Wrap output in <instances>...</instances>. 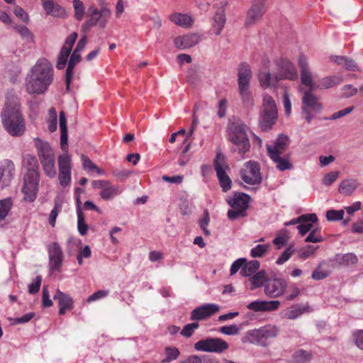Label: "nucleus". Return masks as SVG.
I'll use <instances>...</instances> for the list:
<instances>
[{
  "label": "nucleus",
  "instance_id": "nucleus-35",
  "mask_svg": "<svg viewBox=\"0 0 363 363\" xmlns=\"http://www.w3.org/2000/svg\"><path fill=\"white\" fill-rule=\"evenodd\" d=\"M312 310L309 306L296 304L291 306L286 313L289 319L294 320L298 316L306 312H311Z\"/></svg>",
  "mask_w": 363,
  "mask_h": 363
},
{
  "label": "nucleus",
  "instance_id": "nucleus-28",
  "mask_svg": "<svg viewBox=\"0 0 363 363\" xmlns=\"http://www.w3.org/2000/svg\"><path fill=\"white\" fill-rule=\"evenodd\" d=\"M226 22L225 9L223 7H219L213 16V28L216 35H219Z\"/></svg>",
  "mask_w": 363,
  "mask_h": 363
},
{
  "label": "nucleus",
  "instance_id": "nucleus-18",
  "mask_svg": "<svg viewBox=\"0 0 363 363\" xmlns=\"http://www.w3.org/2000/svg\"><path fill=\"white\" fill-rule=\"evenodd\" d=\"M279 301H255L247 306V308L255 312H267L277 310L280 306Z\"/></svg>",
  "mask_w": 363,
  "mask_h": 363
},
{
  "label": "nucleus",
  "instance_id": "nucleus-9",
  "mask_svg": "<svg viewBox=\"0 0 363 363\" xmlns=\"http://www.w3.org/2000/svg\"><path fill=\"white\" fill-rule=\"evenodd\" d=\"M229 347L228 343L221 338L208 337L202 339L194 344L197 351L221 353Z\"/></svg>",
  "mask_w": 363,
  "mask_h": 363
},
{
  "label": "nucleus",
  "instance_id": "nucleus-46",
  "mask_svg": "<svg viewBox=\"0 0 363 363\" xmlns=\"http://www.w3.org/2000/svg\"><path fill=\"white\" fill-rule=\"evenodd\" d=\"M200 79L201 76L196 68L191 67L188 70L186 81L189 84L192 86H196L200 81Z\"/></svg>",
  "mask_w": 363,
  "mask_h": 363
},
{
  "label": "nucleus",
  "instance_id": "nucleus-3",
  "mask_svg": "<svg viewBox=\"0 0 363 363\" xmlns=\"http://www.w3.org/2000/svg\"><path fill=\"white\" fill-rule=\"evenodd\" d=\"M228 139L233 147L232 152L240 156L249 151L250 143L246 133V125L240 119L230 121L228 125Z\"/></svg>",
  "mask_w": 363,
  "mask_h": 363
},
{
  "label": "nucleus",
  "instance_id": "nucleus-42",
  "mask_svg": "<svg viewBox=\"0 0 363 363\" xmlns=\"http://www.w3.org/2000/svg\"><path fill=\"white\" fill-rule=\"evenodd\" d=\"M13 206V201L11 197L0 199V223L8 216Z\"/></svg>",
  "mask_w": 363,
  "mask_h": 363
},
{
  "label": "nucleus",
  "instance_id": "nucleus-1",
  "mask_svg": "<svg viewBox=\"0 0 363 363\" xmlns=\"http://www.w3.org/2000/svg\"><path fill=\"white\" fill-rule=\"evenodd\" d=\"M53 68L46 59H40L30 70L26 79V89L28 93L41 94L45 93L53 81Z\"/></svg>",
  "mask_w": 363,
  "mask_h": 363
},
{
  "label": "nucleus",
  "instance_id": "nucleus-11",
  "mask_svg": "<svg viewBox=\"0 0 363 363\" xmlns=\"http://www.w3.org/2000/svg\"><path fill=\"white\" fill-rule=\"evenodd\" d=\"M288 288V282L283 277L270 276L264 289V292L270 298L283 296Z\"/></svg>",
  "mask_w": 363,
  "mask_h": 363
},
{
  "label": "nucleus",
  "instance_id": "nucleus-5",
  "mask_svg": "<svg viewBox=\"0 0 363 363\" xmlns=\"http://www.w3.org/2000/svg\"><path fill=\"white\" fill-rule=\"evenodd\" d=\"M278 110L273 98L268 94L264 96L262 108L259 113V125L262 131H269L276 123Z\"/></svg>",
  "mask_w": 363,
  "mask_h": 363
},
{
  "label": "nucleus",
  "instance_id": "nucleus-34",
  "mask_svg": "<svg viewBox=\"0 0 363 363\" xmlns=\"http://www.w3.org/2000/svg\"><path fill=\"white\" fill-rule=\"evenodd\" d=\"M258 78L260 82V85L262 87H276L279 82L276 74L274 76H272L269 72H259L258 74Z\"/></svg>",
  "mask_w": 363,
  "mask_h": 363
},
{
  "label": "nucleus",
  "instance_id": "nucleus-58",
  "mask_svg": "<svg viewBox=\"0 0 363 363\" xmlns=\"http://www.w3.org/2000/svg\"><path fill=\"white\" fill-rule=\"evenodd\" d=\"M293 245H289L281 255V256L277 259L276 264L281 265L285 263L287 260L290 259L292 254L294 252L293 249Z\"/></svg>",
  "mask_w": 363,
  "mask_h": 363
},
{
  "label": "nucleus",
  "instance_id": "nucleus-23",
  "mask_svg": "<svg viewBox=\"0 0 363 363\" xmlns=\"http://www.w3.org/2000/svg\"><path fill=\"white\" fill-rule=\"evenodd\" d=\"M289 137L284 134H279L273 145H267V151L268 156L272 155V152L275 155H281L288 145Z\"/></svg>",
  "mask_w": 363,
  "mask_h": 363
},
{
  "label": "nucleus",
  "instance_id": "nucleus-12",
  "mask_svg": "<svg viewBox=\"0 0 363 363\" xmlns=\"http://www.w3.org/2000/svg\"><path fill=\"white\" fill-rule=\"evenodd\" d=\"M276 77L278 82L282 79L294 81L298 79V72L295 65L287 59H279L277 62Z\"/></svg>",
  "mask_w": 363,
  "mask_h": 363
},
{
  "label": "nucleus",
  "instance_id": "nucleus-20",
  "mask_svg": "<svg viewBox=\"0 0 363 363\" xmlns=\"http://www.w3.org/2000/svg\"><path fill=\"white\" fill-rule=\"evenodd\" d=\"M251 198L250 195L242 193L235 191L233 193V196L231 198L227 199L228 204L232 208H245L246 205V210L249 207V203Z\"/></svg>",
  "mask_w": 363,
  "mask_h": 363
},
{
  "label": "nucleus",
  "instance_id": "nucleus-50",
  "mask_svg": "<svg viewBox=\"0 0 363 363\" xmlns=\"http://www.w3.org/2000/svg\"><path fill=\"white\" fill-rule=\"evenodd\" d=\"M345 211L342 209L340 210H328L326 212V218L328 221H338L343 219Z\"/></svg>",
  "mask_w": 363,
  "mask_h": 363
},
{
  "label": "nucleus",
  "instance_id": "nucleus-61",
  "mask_svg": "<svg viewBox=\"0 0 363 363\" xmlns=\"http://www.w3.org/2000/svg\"><path fill=\"white\" fill-rule=\"evenodd\" d=\"M354 109V106H350L338 111L333 114H332L330 117L324 118V120H336L337 118H342L349 113H350Z\"/></svg>",
  "mask_w": 363,
  "mask_h": 363
},
{
  "label": "nucleus",
  "instance_id": "nucleus-39",
  "mask_svg": "<svg viewBox=\"0 0 363 363\" xmlns=\"http://www.w3.org/2000/svg\"><path fill=\"white\" fill-rule=\"evenodd\" d=\"M170 21L177 25L184 27H189L192 24L191 18L188 15L182 14L181 13L172 14L170 16Z\"/></svg>",
  "mask_w": 363,
  "mask_h": 363
},
{
  "label": "nucleus",
  "instance_id": "nucleus-38",
  "mask_svg": "<svg viewBox=\"0 0 363 363\" xmlns=\"http://www.w3.org/2000/svg\"><path fill=\"white\" fill-rule=\"evenodd\" d=\"M40 161L45 174L50 178L54 177L56 175L54 156Z\"/></svg>",
  "mask_w": 363,
  "mask_h": 363
},
{
  "label": "nucleus",
  "instance_id": "nucleus-53",
  "mask_svg": "<svg viewBox=\"0 0 363 363\" xmlns=\"http://www.w3.org/2000/svg\"><path fill=\"white\" fill-rule=\"evenodd\" d=\"M320 229L319 228H312L308 235L305 238L306 242H320L323 240L322 236L318 235Z\"/></svg>",
  "mask_w": 363,
  "mask_h": 363
},
{
  "label": "nucleus",
  "instance_id": "nucleus-36",
  "mask_svg": "<svg viewBox=\"0 0 363 363\" xmlns=\"http://www.w3.org/2000/svg\"><path fill=\"white\" fill-rule=\"evenodd\" d=\"M260 263L258 260H252L249 262H245L240 271L241 276L244 277H252L259 269Z\"/></svg>",
  "mask_w": 363,
  "mask_h": 363
},
{
  "label": "nucleus",
  "instance_id": "nucleus-52",
  "mask_svg": "<svg viewBox=\"0 0 363 363\" xmlns=\"http://www.w3.org/2000/svg\"><path fill=\"white\" fill-rule=\"evenodd\" d=\"M269 245L259 244L253 247L250 251V255L252 257H262L269 250Z\"/></svg>",
  "mask_w": 363,
  "mask_h": 363
},
{
  "label": "nucleus",
  "instance_id": "nucleus-26",
  "mask_svg": "<svg viewBox=\"0 0 363 363\" xmlns=\"http://www.w3.org/2000/svg\"><path fill=\"white\" fill-rule=\"evenodd\" d=\"M252 76L250 66L246 62H242L238 68V84L250 85V82Z\"/></svg>",
  "mask_w": 363,
  "mask_h": 363
},
{
  "label": "nucleus",
  "instance_id": "nucleus-33",
  "mask_svg": "<svg viewBox=\"0 0 363 363\" xmlns=\"http://www.w3.org/2000/svg\"><path fill=\"white\" fill-rule=\"evenodd\" d=\"M239 94L245 106L252 107L254 101L250 89V85L238 86Z\"/></svg>",
  "mask_w": 363,
  "mask_h": 363
},
{
  "label": "nucleus",
  "instance_id": "nucleus-63",
  "mask_svg": "<svg viewBox=\"0 0 363 363\" xmlns=\"http://www.w3.org/2000/svg\"><path fill=\"white\" fill-rule=\"evenodd\" d=\"M53 305L52 301L50 298V294L48 286H44L42 291V306L43 308H49Z\"/></svg>",
  "mask_w": 363,
  "mask_h": 363
},
{
  "label": "nucleus",
  "instance_id": "nucleus-41",
  "mask_svg": "<svg viewBox=\"0 0 363 363\" xmlns=\"http://www.w3.org/2000/svg\"><path fill=\"white\" fill-rule=\"evenodd\" d=\"M340 82V77L337 76H330L322 79L316 87L320 89H329L336 84H339Z\"/></svg>",
  "mask_w": 363,
  "mask_h": 363
},
{
  "label": "nucleus",
  "instance_id": "nucleus-31",
  "mask_svg": "<svg viewBox=\"0 0 363 363\" xmlns=\"http://www.w3.org/2000/svg\"><path fill=\"white\" fill-rule=\"evenodd\" d=\"M270 159L277 164V168L283 172L286 169H292L293 164L286 157H281V155H275V152H272V155L269 156Z\"/></svg>",
  "mask_w": 363,
  "mask_h": 363
},
{
  "label": "nucleus",
  "instance_id": "nucleus-47",
  "mask_svg": "<svg viewBox=\"0 0 363 363\" xmlns=\"http://www.w3.org/2000/svg\"><path fill=\"white\" fill-rule=\"evenodd\" d=\"M311 354L303 350H298L293 354V359L296 363H306L311 359Z\"/></svg>",
  "mask_w": 363,
  "mask_h": 363
},
{
  "label": "nucleus",
  "instance_id": "nucleus-45",
  "mask_svg": "<svg viewBox=\"0 0 363 363\" xmlns=\"http://www.w3.org/2000/svg\"><path fill=\"white\" fill-rule=\"evenodd\" d=\"M14 30L21 35L23 40L32 42L33 35L30 30L23 25H16L13 26Z\"/></svg>",
  "mask_w": 363,
  "mask_h": 363
},
{
  "label": "nucleus",
  "instance_id": "nucleus-59",
  "mask_svg": "<svg viewBox=\"0 0 363 363\" xmlns=\"http://www.w3.org/2000/svg\"><path fill=\"white\" fill-rule=\"evenodd\" d=\"M89 229L88 225L85 223L84 213L77 215V230L81 235H85Z\"/></svg>",
  "mask_w": 363,
  "mask_h": 363
},
{
  "label": "nucleus",
  "instance_id": "nucleus-64",
  "mask_svg": "<svg viewBox=\"0 0 363 363\" xmlns=\"http://www.w3.org/2000/svg\"><path fill=\"white\" fill-rule=\"evenodd\" d=\"M288 288L291 293L286 296V300L293 301L300 294V289L295 283L288 284Z\"/></svg>",
  "mask_w": 363,
  "mask_h": 363
},
{
  "label": "nucleus",
  "instance_id": "nucleus-10",
  "mask_svg": "<svg viewBox=\"0 0 363 363\" xmlns=\"http://www.w3.org/2000/svg\"><path fill=\"white\" fill-rule=\"evenodd\" d=\"M245 169H241L240 175L242 180L247 184H260L262 182V177L260 173V165L255 161H248L245 163Z\"/></svg>",
  "mask_w": 363,
  "mask_h": 363
},
{
  "label": "nucleus",
  "instance_id": "nucleus-54",
  "mask_svg": "<svg viewBox=\"0 0 363 363\" xmlns=\"http://www.w3.org/2000/svg\"><path fill=\"white\" fill-rule=\"evenodd\" d=\"M247 216L246 206L245 208H233L228 211V218L231 220H235L239 218H244Z\"/></svg>",
  "mask_w": 363,
  "mask_h": 363
},
{
  "label": "nucleus",
  "instance_id": "nucleus-37",
  "mask_svg": "<svg viewBox=\"0 0 363 363\" xmlns=\"http://www.w3.org/2000/svg\"><path fill=\"white\" fill-rule=\"evenodd\" d=\"M335 262L336 264L342 266H349L354 264L357 262L358 259L357 256L353 253H347L344 255H337L335 257Z\"/></svg>",
  "mask_w": 363,
  "mask_h": 363
},
{
  "label": "nucleus",
  "instance_id": "nucleus-30",
  "mask_svg": "<svg viewBox=\"0 0 363 363\" xmlns=\"http://www.w3.org/2000/svg\"><path fill=\"white\" fill-rule=\"evenodd\" d=\"M53 299L58 301L59 306H65L68 309L73 308L74 301L72 298L69 295L61 291L59 289L56 290Z\"/></svg>",
  "mask_w": 363,
  "mask_h": 363
},
{
  "label": "nucleus",
  "instance_id": "nucleus-48",
  "mask_svg": "<svg viewBox=\"0 0 363 363\" xmlns=\"http://www.w3.org/2000/svg\"><path fill=\"white\" fill-rule=\"evenodd\" d=\"M73 6L74 9V17L77 21H81L84 18L85 9L84 4L80 0H73Z\"/></svg>",
  "mask_w": 363,
  "mask_h": 363
},
{
  "label": "nucleus",
  "instance_id": "nucleus-49",
  "mask_svg": "<svg viewBox=\"0 0 363 363\" xmlns=\"http://www.w3.org/2000/svg\"><path fill=\"white\" fill-rule=\"evenodd\" d=\"M282 234L278 235L274 240L273 243L277 246V249H281L286 245L289 240V235L286 229L282 230Z\"/></svg>",
  "mask_w": 363,
  "mask_h": 363
},
{
  "label": "nucleus",
  "instance_id": "nucleus-15",
  "mask_svg": "<svg viewBox=\"0 0 363 363\" xmlns=\"http://www.w3.org/2000/svg\"><path fill=\"white\" fill-rule=\"evenodd\" d=\"M220 307L215 303H206L194 308L191 313L190 319L194 321L205 320L218 312Z\"/></svg>",
  "mask_w": 363,
  "mask_h": 363
},
{
  "label": "nucleus",
  "instance_id": "nucleus-19",
  "mask_svg": "<svg viewBox=\"0 0 363 363\" xmlns=\"http://www.w3.org/2000/svg\"><path fill=\"white\" fill-rule=\"evenodd\" d=\"M313 91L308 90L304 92L302 97V106L309 109L314 113H319L322 109V105L318 101V98L313 94Z\"/></svg>",
  "mask_w": 363,
  "mask_h": 363
},
{
  "label": "nucleus",
  "instance_id": "nucleus-57",
  "mask_svg": "<svg viewBox=\"0 0 363 363\" xmlns=\"http://www.w3.org/2000/svg\"><path fill=\"white\" fill-rule=\"evenodd\" d=\"M59 180L62 186H67L71 181V169H59Z\"/></svg>",
  "mask_w": 363,
  "mask_h": 363
},
{
  "label": "nucleus",
  "instance_id": "nucleus-22",
  "mask_svg": "<svg viewBox=\"0 0 363 363\" xmlns=\"http://www.w3.org/2000/svg\"><path fill=\"white\" fill-rule=\"evenodd\" d=\"M4 128L8 133L14 137L23 135L26 130V124L24 121L16 122V120L9 121H3Z\"/></svg>",
  "mask_w": 363,
  "mask_h": 363
},
{
  "label": "nucleus",
  "instance_id": "nucleus-55",
  "mask_svg": "<svg viewBox=\"0 0 363 363\" xmlns=\"http://www.w3.org/2000/svg\"><path fill=\"white\" fill-rule=\"evenodd\" d=\"M61 210H62L61 203H59L58 201H55V206L52 209V211L50 213V216H49V218H48V222L52 227H54L55 225L56 218H57L59 213L61 211Z\"/></svg>",
  "mask_w": 363,
  "mask_h": 363
},
{
  "label": "nucleus",
  "instance_id": "nucleus-24",
  "mask_svg": "<svg viewBox=\"0 0 363 363\" xmlns=\"http://www.w3.org/2000/svg\"><path fill=\"white\" fill-rule=\"evenodd\" d=\"M199 40V36L196 34L185 35L176 38L174 45L180 50H185L196 45Z\"/></svg>",
  "mask_w": 363,
  "mask_h": 363
},
{
  "label": "nucleus",
  "instance_id": "nucleus-44",
  "mask_svg": "<svg viewBox=\"0 0 363 363\" xmlns=\"http://www.w3.org/2000/svg\"><path fill=\"white\" fill-rule=\"evenodd\" d=\"M120 191L118 186H111L110 184L106 186L100 193L101 197L104 200H109L118 195Z\"/></svg>",
  "mask_w": 363,
  "mask_h": 363
},
{
  "label": "nucleus",
  "instance_id": "nucleus-21",
  "mask_svg": "<svg viewBox=\"0 0 363 363\" xmlns=\"http://www.w3.org/2000/svg\"><path fill=\"white\" fill-rule=\"evenodd\" d=\"M269 277L270 276L267 274L266 271L262 269L250 277L246 284L250 290H255L261 286H264V289H265V285L267 283Z\"/></svg>",
  "mask_w": 363,
  "mask_h": 363
},
{
  "label": "nucleus",
  "instance_id": "nucleus-17",
  "mask_svg": "<svg viewBox=\"0 0 363 363\" xmlns=\"http://www.w3.org/2000/svg\"><path fill=\"white\" fill-rule=\"evenodd\" d=\"M298 66L301 69V80L303 84L308 87V90L314 91L315 85L312 81L311 73L308 69L307 59L305 55H300L298 57Z\"/></svg>",
  "mask_w": 363,
  "mask_h": 363
},
{
  "label": "nucleus",
  "instance_id": "nucleus-16",
  "mask_svg": "<svg viewBox=\"0 0 363 363\" xmlns=\"http://www.w3.org/2000/svg\"><path fill=\"white\" fill-rule=\"evenodd\" d=\"M266 0H253L252 4L247 13L245 24L250 26L259 20L265 12Z\"/></svg>",
  "mask_w": 363,
  "mask_h": 363
},
{
  "label": "nucleus",
  "instance_id": "nucleus-32",
  "mask_svg": "<svg viewBox=\"0 0 363 363\" xmlns=\"http://www.w3.org/2000/svg\"><path fill=\"white\" fill-rule=\"evenodd\" d=\"M357 182L354 179H345L339 185L338 191L340 194L348 196H350L357 188Z\"/></svg>",
  "mask_w": 363,
  "mask_h": 363
},
{
  "label": "nucleus",
  "instance_id": "nucleus-8",
  "mask_svg": "<svg viewBox=\"0 0 363 363\" xmlns=\"http://www.w3.org/2000/svg\"><path fill=\"white\" fill-rule=\"evenodd\" d=\"M279 331L278 328L270 325L259 329L251 330L247 331L245 337V341L266 345L267 340L277 337Z\"/></svg>",
  "mask_w": 363,
  "mask_h": 363
},
{
  "label": "nucleus",
  "instance_id": "nucleus-60",
  "mask_svg": "<svg viewBox=\"0 0 363 363\" xmlns=\"http://www.w3.org/2000/svg\"><path fill=\"white\" fill-rule=\"evenodd\" d=\"M241 327L233 324L230 325H225L220 328V331L227 335H235L239 334Z\"/></svg>",
  "mask_w": 363,
  "mask_h": 363
},
{
  "label": "nucleus",
  "instance_id": "nucleus-14",
  "mask_svg": "<svg viewBox=\"0 0 363 363\" xmlns=\"http://www.w3.org/2000/svg\"><path fill=\"white\" fill-rule=\"evenodd\" d=\"M14 175V163L10 160L0 161V189L9 186Z\"/></svg>",
  "mask_w": 363,
  "mask_h": 363
},
{
  "label": "nucleus",
  "instance_id": "nucleus-29",
  "mask_svg": "<svg viewBox=\"0 0 363 363\" xmlns=\"http://www.w3.org/2000/svg\"><path fill=\"white\" fill-rule=\"evenodd\" d=\"M60 128L61 131L60 135V145L63 151L67 150L68 146V135H67V119L65 114L63 111L60 113Z\"/></svg>",
  "mask_w": 363,
  "mask_h": 363
},
{
  "label": "nucleus",
  "instance_id": "nucleus-43",
  "mask_svg": "<svg viewBox=\"0 0 363 363\" xmlns=\"http://www.w3.org/2000/svg\"><path fill=\"white\" fill-rule=\"evenodd\" d=\"M71 52L68 51L66 48H61L60 51L57 56L56 68L59 70L63 69L67 63H68V57Z\"/></svg>",
  "mask_w": 363,
  "mask_h": 363
},
{
  "label": "nucleus",
  "instance_id": "nucleus-6",
  "mask_svg": "<svg viewBox=\"0 0 363 363\" xmlns=\"http://www.w3.org/2000/svg\"><path fill=\"white\" fill-rule=\"evenodd\" d=\"M213 167L222 191H228L232 188V180L227 174V172L230 171V167L225 156L220 151L216 152Z\"/></svg>",
  "mask_w": 363,
  "mask_h": 363
},
{
  "label": "nucleus",
  "instance_id": "nucleus-27",
  "mask_svg": "<svg viewBox=\"0 0 363 363\" xmlns=\"http://www.w3.org/2000/svg\"><path fill=\"white\" fill-rule=\"evenodd\" d=\"M35 144L40 160L54 156L52 147L48 143L36 138H35Z\"/></svg>",
  "mask_w": 363,
  "mask_h": 363
},
{
  "label": "nucleus",
  "instance_id": "nucleus-7",
  "mask_svg": "<svg viewBox=\"0 0 363 363\" xmlns=\"http://www.w3.org/2000/svg\"><path fill=\"white\" fill-rule=\"evenodd\" d=\"M1 118L2 122L11 120H16V122L24 121L18 98L12 90L6 94L5 106L1 112Z\"/></svg>",
  "mask_w": 363,
  "mask_h": 363
},
{
  "label": "nucleus",
  "instance_id": "nucleus-25",
  "mask_svg": "<svg viewBox=\"0 0 363 363\" xmlns=\"http://www.w3.org/2000/svg\"><path fill=\"white\" fill-rule=\"evenodd\" d=\"M42 6L48 15L54 17L63 18L65 16V9L53 0H41Z\"/></svg>",
  "mask_w": 363,
  "mask_h": 363
},
{
  "label": "nucleus",
  "instance_id": "nucleus-62",
  "mask_svg": "<svg viewBox=\"0 0 363 363\" xmlns=\"http://www.w3.org/2000/svg\"><path fill=\"white\" fill-rule=\"evenodd\" d=\"M42 277L38 275L35 277L34 281L28 285V292L30 294H35L40 291L41 286Z\"/></svg>",
  "mask_w": 363,
  "mask_h": 363
},
{
  "label": "nucleus",
  "instance_id": "nucleus-4",
  "mask_svg": "<svg viewBox=\"0 0 363 363\" xmlns=\"http://www.w3.org/2000/svg\"><path fill=\"white\" fill-rule=\"evenodd\" d=\"M111 15V11L106 6L100 9L94 6H91L87 10V18L82 25L81 31L86 34L90 30L98 26L100 28L104 29Z\"/></svg>",
  "mask_w": 363,
  "mask_h": 363
},
{
  "label": "nucleus",
  "instance_id": "nucleus-51",
  "mask_svg": "<svg viewBox=\"0 0 363 363\" xmlns=\"http://www.w3.org/2000/svg\"><path fill=\"white\" fill-rule=\"evenodd\" d=\"M166 357L163 360V362H170L174 359H177L180 354L179 350L174 347H167L165 348Z\"/></svg>",
  "mask_w": 363,
  "mask_h": 363
},
{
  "label": "nucleus",
  "instance_id": "nucleus-56",
  "mask_svg": "<svg viewBox=\"0 0 363 363\" xmlns=\"http://www.w3.org/2000/svg\"><path fill=\"white\" fill-rule=\"evenodd\" d=\"M57 162L59 169H71V157L67 154L60 155Z\"/></svg>",
  "mask_w": 363,
  "mask_h": 363
},
{
  "label": "nucleus",
  "instance_id": "nucleus-40",
  "mask_svg": "<svg viewBox=\"0 0 363 363\" xmlns=\"http://www.w3.org/2000/svg\"><path fill=\"white\" fill-rule=\"evenodd\" d=\"M318 220V216L315 213H306L303 214L296 218L291 220L290 221L286 222L284 225L286 226L300 224L301 222L311 221V223H317Z\"/></svg>",
  "mask_w": 363,
  "mask_h": 363
},
{
  "label": "nucleus",
  "instance_id": "nucleus-13",
  "mask_svg": "<svg viewBox=\"0 0 363 363\" xmlns=\"http://www.w3.org/2000/svg\"><path fill=\"white\" fill-rule=\"evenodd\" d=\"M49 255V268L52 272H59L61 269L63 252L59 243L54 242L48 247Z\"/></svg>",
  "mask_w": 363,
  "mask_h": 363
},
{
  "label": "nucleus",
  "instance_id": "nucleus-2",
  "mask_svg": "<svg viewBox=\"0 0 363 363\" xmlns=\"http://www.w3.org/2000/svg\"><path fill=\"white\" fill-rule=\"evenodd\" d=\"M23 165L27 169L22 188L23 199L28 202H33L36 199L38 192L40 181L38 162L34 155L28 154L23 157Z\"/></svg>",
  "mask_w": 363,
  "mask_h": 363
}]
</instances>
